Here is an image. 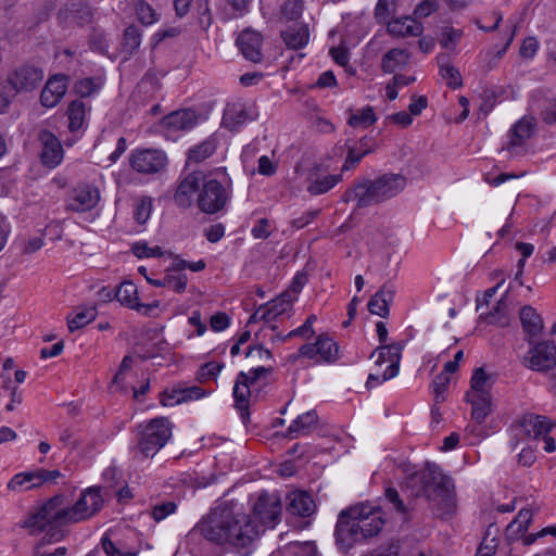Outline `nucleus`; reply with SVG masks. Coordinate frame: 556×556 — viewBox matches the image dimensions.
<instances>
[{"label": "nucleus", "mask_w": 556, "mask_h": 556, "mask_svg": "<svg viewBox=\"0 0 556 556\" xmlns=\"http://www.w3.org/2000/svg\"><path fill=\"white\" fill-rule=\"evenodd\" d=\"M199 529L210 541L247 547L258 538L260 525L252 522L250 515L239 510L214 509Z\"/></svg>", "instance_id": "1"}, {"label": "nucleus", "mask_w": 556, "mask_h": 556, "mask_svg": "<svg viewBox=\"0 0 556 556\" xmlns=\"http://www.w3.org/2000/svg\"><path fill=\"white\" fill-rule=\"evenodd\" d=\"M384 515L376 506L362 504L343 510L336 528L337 544L349 551L356 544L377 535L383 528Z\"/></svg>", "instance_id": "2"}, {"label": "nucleus", "mask_w": 556, "mask_h": 556, "mask_svg": "<svg viewBox=\"0 0 556 556\" xmlns=\"http://www.w3.org/2000/svg\"><path fill=\"white\" fill-rule=\"evenodd\" d=\"M71 523L68 497L65 494H58L37 503L23 520L22 527L31 534H38L46 530L54 531Z\"/></svg>", "instance_id": "3"}, {"label": "nucleus", "mask_w": 556, "mask_h": 556, "mask_svg": "<svg viewBox=\"0 0 556 556\" xmlns=\"http://www.w3.org/2000/svg\"><path fill=\"white\" fill-rule=\"evenodd\" d=\"M406 186V178L400 174H386L374 181H365L354 189L359 205L384 201L400 193Z\"/></svg>", "instance_id": "4"}, {"label": "nucleus", "mask_w": 556, "mask_h": 556, "mask_svg": "<svg viewBox=\"0 0 556 556\" xmlns=\"http://www.w3.org/2000/svg\"><path fill=\"white\" fill-rule=\"evenodd\" d=\"M229 184L227 173L224 168H219L213 175L205 176L202 189L198 195V203L200 208L208 214H213L222 210L228 198L229 193L226 185Z\"/></svg>", "instance_id": "5"}, {"label": "nucleus", "mask_w": 556, "mask_h": 556, "mask_svg": "<svg viewBox=\"0 0 556 556\" xmlns=\"http://www.w3.org/2000/svg\"><path fill=\"white\" fill-rule=\"evenodd\" d=\"M371 358L374 365L366 382L367 388H375L397 376L401 346L397 344L380 346L371 354Z\"/></svg>", "instance_id": "6"}, {"label": "nucleus", "mask_w": 556, "mask_h": 556, "mask_svg": "<svg viewBox=\"0 0 556 556\" xmlns=\"http://www.w3.org/2000/svg\"><path fill=\"white\" fill-rule=\"evenodd\" d=\"M172 425L164 417L155 418L144 425L140 432L138 451L142 457L154 456L170 439Z\"/></svg>", "instance_id": "7"}, {"label": "nucleus", "mask_w": 556, "mask_h": 556, "mask_svg": "<svg viewBox=\"0 0 556 556\" xmlns=\"http://www.w3.org/2000/svg\"><path fill=\"white\" fill-rule=\"evenodd\" d=\"M269 369L264 366L251 368L249 371H241L233 386V397L240 410H245L252 397L257 396L265 383Z\"/></svg>", "instance_id": "8"}, {"label": "nucleus", "mask_w": 556, "mask_h": 556, "mask_svg": "<svg viewBox=\"0 0 556 556\" xmlns=\"http://www.w3.org/2000/svg\"><path fill=\"white\" fill-rule=\"evenodd\" d=\"M26 371L16 369L11 358L7 359L2 368V401L8 412H13L23 401L21 384L26 379Z\"/></svg>", "instance_id": "9"}, {"label": "nucleus", "mask_w": 556, "mask_h": 556, "mask_svg": "<svg viewBox=\"0 0 556 556\" xmlns=\"http://www.w3.org/2000/svg\"><path fill=\"white\" fill-rule=\"evenodd\" d=\"M252 522L260 525V532L273 528L281 514L280 497L276 494L261 493L252 502Z\"/></svg>", "instance_id": "10"}, {"label": "nucleus", "mask_w": 556, "mask_h": 556, "mask_svg": "<svg viewBox=\"0 0 556 556\" xmlns=\"http://www.w3.org/2000/svg\"><path fill=\"white\" fill-rule=\"evenodd\" d=\"M103 506V497L100 489L87 488L80 496L72 503L68 500V511L72 523L85 521L96 515Z\"/></svg>", "instance_id": "11"}, {"label": "nucleus", "mask_w": 556, "mask_h": 556, "mask_svg": "<svg viewBox=\"0 0 556 556\" xmlns=\"http://www.w3.org/2000/svg\"><path fill=\"white\" fill-rule=\"evenodd\" d=\"M168 163L167 155L159 149L134 151L130 155L131 167L143 174H154L163 170Z\"/></svg>", "instance_id": "12"}, {"label": "nucleus", "mask_w": 556, "mask_h": 556, "mask_svg": "<svg viewBox=\"0 0 556 556\" xmlns=\"http://www.w3.org/2000/svg\"><path fill=\"white\" fill-rule=\"evenodd\" d=\"M299 355L315 363H329L338 358L339 348L330 337L319 336L314 344L301 346Z\"/></svg>", "instance_id": "13"}, {"label": "nucleus", "mask_w": 556, "mask_h": 556, "mask_svg": "<svg viewBox=\"0 0 556 556\" xmlns=\"http://www.w3.org/2000/svg\"><path fill=\"white\" fill-rule=\"evenodd\" d=\"M101 200L98 186L91 182L77 185L68 200V208L75 212H88L94 208Z\"/></svg>", "instance_id": "14"}, {"label": "nucleus", "mask_w": 556, "mask_h": 556, "mask_svg": "<svg viewBox=\"0 0 556 556\" xmlns=\"http://www.w3.org/2000/svg\"><path fill=\"white\" fill-rule=\"evenodd\" d=\"M553 424L545 417L528 414L525 415L519 424L513 429L514 437L519 441L526 439L540 440L544 433H548Z\"/></svg>", "instance_id": "15"}, {"label": "nucleus", "mask_w": 556, "mask_h": 556, "mask_svg": "<svg viewBox=\"0 0 556 556\" xmlns=\"http://www.w3.org/2000/svg\"><path fill=\"white\" fill-rule=\"evenodd\" d=\"M528 368L535 371H547L556 365V346L551 342H543L533 346L525 357Z\"/></svg>", "instance_id": "16"}, {"label": "nucleus", "mask_w": 556, "mask_h": 556, "mask_svg": "<svg viewBox=\"0 0 556 556\" xmlns=\"http://www.w3.org/2000/svg\"><path fill=\"white\" fill-rule=\"evenodd\" d=\"M117 301L131 309H135L143 315H153L155 311H159L161 303L154 301L149 304H142L139 302L138 289L131 281H124L119 285L116 290Z\"/></svg>", "instance_id": "17"}, {"label": "nucleus", "mask_w": 556, "mask_h": 556, "mask_svg": "<svg viewBox=\"0 0 556 556\" xmlns=\"http://www.w3.org/2000/svg\"><path fill=\"white\" fill-rule=\"evenodd\" d=\"M60 477L58 470H37L34 472H21L15 475L8 483V489L13 492H23L42 485L47 481Z\"/></svg>", "instance_id": "18"}, {"label": "nucleus", "mask_w": 556, "mask_h": 556, "mask_svg": "<svg viewBox=\"0 0 556 556\" xmlns=\"http://www.w3.org/2000/svg\"><path fill=\"white\" fill-rule=\"evenodd\" d=\"M211 392L200 387H173L161 394V404L165 407H173L192 401L206 397Z\"/></svg>", "instance_id": "19"}, {"label": "nucleus", "mask_w": 556, "mask_h": 556, "mask_svg": "<svg viewBox=\"0 0 556 556\" xmlns=\"http://www.w3.org/2000/svg\"><path fill=\"white\" fill-rule=\"evenodd\" d=\"M41 144L40 160L49 168H55L63 160V148L56 136L49 130H42L39 134Z\"/></svg>", "instance_id": "20"}, {"label": "nucleus", "mask_w": 556, "mask_h": 556, "mask_svg": "<svg viewBox=\"0 0 556 556\" xmlns=\"http://www.w3.org/2000/svg\"><path fill=\"white\" fill-rule=\"evenodd\" d=\"M68 80L65 75L51 76L41 90L40 103L47 109L56 106L66 94Z\"/></svg>", "instance_id": "21"}, {"label": "nucleus", "mask_w": 556, "mask_h": 556, "mask_svg": "<svg viewBox=\"0 0 556 556\" xmlns=\"http://www.w3.org/2000/svg\"><path fill=\"white\" fill-rule=\"evenodd\" d=\"M41 79V71L31 66H23L12 72L7 81L15 94L22 90L33 89Z\"/></svg>", "instance_id": "22"}, {"label": "nucleus", "mask_w": 556, "mask_h": 556, "mask_svg": "<svg viewBox=\"0 0 556 556\" xmlns=\"http://www.w3.org/2000/svg\"><path fill=\"white\" fill-rule=\"evenodd\" d=\"M262 43L261 34L252 29L243 30L237 38V45L241 53L247 60L252 62H260L262 60Z\"/></svg>", "instance_id": "23"}, {"label": "nucleus", "mask_w": 556, "mask_h": 556, "mask_svg": "<svg viewBox=\"0 0 556 556\" xmlns=\"http://www.w3.org/2000/svg\"><path fill=\"white\" fill-rule=\"evenodd\" d=\"M465 401L470 405V416L477 424H482L493 413L494 400L492 394H465Z\"/></svg>", "instance_id": "24"}, {"label": "nucleus", "mask_w": 556, "mask_h": 556, "mask_svg": "<svg viewBox=\"0 0 556 556\" xmlns=\"http://www.w3.org/2000/svg\"><path fill=\"white\" fill-rule=\"evenodd\" d=\"M287 509L291 516L307 518L315 513L316 505L308 493L293 491L288 495Z\"/></svg>", "instance_id": "25"}, {"label": "nucleus", "mask_w": 556, "mask_h": 556, "mask_svg": "<svg viewBox=\"0 0 556 556\" xmlns=\"http://www.w3.org/2000/svg\"><path fill=\"white\" fill-rule=\"evenodd\" d=\"M205 176L202 172L189 174L177 188L175 194L176 202L181 206H189L195 192L199 190L200 184L203 185Z\"/></svg>", "instance_id": "26"}, {"label": "nucleus", "mask_w": 556, "mask_h": 556, "mask_svg": "<svg viewBox=\"0 0 556 556\" xmlns=\"http://www.w3.org/2000/svg\"><path fill=\"white\" fill-rule=\"evenodd\" d=\"M198 123L199 115L190 109L173 112L162 121L163 127L172 131L188 130Z\"/></svg>", "instance_id": "27"}, {"label": "nucleus", "mask_w": 556, "mask_h": 556, "mask_svg": "<svg viewBox=\"0 0 556 556\" xmlns=\"http://www.w3.org/2000/svg\"><path fill=\"white\" fill-rule=\"evenodd\" d=\"M533 513L529 508H522L519 510L516 518L506 528V538L509 541L522 540L528 536L527 531L532 522Z\"/></svg>", "instance_id": "28"}, {"label": "nucleus", "mask_w": 556, "mask_h": 556, "mask_svg": "<svg viewBox=\"0 0 556 556\" xmlns=\"http://www.w3.org/2000/svg\"><path fill=\"white\" fill-rule=\"evenodd\" d=\"M294 301V296L290 292H285L267 303L265 306L261 307L256 312V316L266 319L277 317L289 311Z\"/></svg>", "instance_id": "29"}, {"label": "nucleus", "mask_w": 556, "mask_h": 556, "mask_svg": "<svg viewBox=\"0 0 556 556\" xmlns=\"http://www.w3.org/2000/svg\"><path fill=\"white\" fill-rule=\"evenodd\" d=\"M88 109L80 100H74L68 104L67 118L71 132H83L87 126Z\"/></svg>", "instance_id": "30"}, {"label": "nucleus", "mask_w": 556, "mask_h": 556, "mask_svg": "<svg viewBox=\"0 0 556 556\" xmlns=\"http://www.w3.org/2000/svg\"><path fill=\"white\" fill-rule=\"evenodd\" d=\"M422 25L412 17H399L388 23V31L395 37L419 36Z\"/></svg>", "instance_id": "31"}, {"label": "nucleus", "mask_w": 556, "mask_h": 556, "mask_svg": "<svg viewBox=\"0 0 556 556\" xmlns=\"http://www.w3.org/2000/svg\"><path fill=\"white\" fill-rule=\"evenodd\" d=\"M410 54L403 49H392L388 51L381 61L383 72L392 74L402 71L409 64Z\"/></svg>", "instance_id": "32"}, {"label": "nucleus", "mask_w": 556, "mask_h": 556, "mask_svg": "<svg viewBox=\"0 0 556 556\" xmlns=\"http://www.w3.org/2000/svg\"><path fill=\"white\" fill-rule=\"evenodd\" d=\"M494 378L483 368H476L470 378V386L466 394H492Z\"/></svg>", "instance_id": "33"}, {"label": "nucleus", "mask_w": 556, "mask_h": 556, "mask_svg": "<svg viewBox=\"0 0 556 556\" xmlns=\"http://www.w3.org/2000/svg\"><path fill=\"white\" fill-rule=\"evenodd\" d=\"M218 146V137L213 135L202 141L201 143L192 147L188 152L189 162L200 163L210 157Z\"/></svg>", "instance_id": "34"}, {"label": "nucleus", "mask_w": 556, "mask_h": 556, "mask_svg": "<svg viewBox=\"0 0 556 556\" xmlns=\"http://www.w3.org/2000/svg\"><path fill=\"white\" fill-rule=\"evenodd\" d=\"M286 45L292 49L304 47L309 39L308 29L303 24H295L282 33Z\"/></svg>", "instance_id": "35"}, {"label": "nucleus", "mask_w": 556, "mask_h": 556, "mask_svg": "<svg viewBox=\"0 0 556 556\" xmlns=\"http://www.w3.org/2000/svg\"><path fill=\"white\" fill-rule=\"evenodd\" d=\"M520 320L523 329L531 337H535L543 330V320L541 316L531 306H526L520 312Z\"/></svg>", "instance_id": "36"}, {"label": "nucleus", "mask_w": 556, "mask_h": 556, "mask_svg": "<svg viewBox=\"0 0 556 556\" xmlns=\"http://www.w3.org/2000/svg\"><path fill=\"white\" fill-rule=\"evenodd\" d=\"M131 252L138 258L172 257L173 253L160 245H150L147 241H137L131 245Z\"/></svg>", "instance_id": "37"}, {"label": "nucleus", "mask_w": 556, "mask_h": 556, "mask_svg": "<svg viewBox=\"0 0 556 556\" xmlns=\"http://www.w3.org/2000/svg\"><path fill=\"white\" fill-rule=\"evenodd\" d=\"M97 316L94 307H80L67 317L70 331L78 330L90 324Z\"/></svg>", "instance_id": "38"}, {"label": "nucleus", "mask_w": 556, "mask_h": 556, "mask_svg": "<svg viewBox=\"0 0 556 556\" xmlns=\"http://www.w3.org/2000/svg\"><path fill=\"white\" fill-rule=\"evenodd\" d=\"M377 116L370 106L358 109L350 114L348 123L354 128H367L375 124Z\"/></svg>", "instance_id": "39"}, {"label": "nucleus", "mask_w": 556, "mask_h": 556, "mask_svg": "<svg viewBox=\"0 0 556 556\" xmlns=\"http://www.w3.org/2000/svg\"><path fill=\"white\" fill-rule=\"evenodd\" d=\"M340 180L341 175L339 174L317 176L316 178L312 179L307 190L312 194H321L333 188Z\"/></svg>", "instance_id": "40"}, {"label": "nucleus", "mask_w": 556, "mask_h": 556, "mask_svg": "<svg viewBox=\"0 0 556 556\" xmlns=\"http://www.w3.org/2000/svg\"><path fill=\"white\" fill-rule=\"evenodd\" d=\"M135 12L138 21L147 26L156 23L160 17V14L156 12V10L144 0L136 1Z\"/></svg>", "instance_id": "41"}, {"label": "nucleus", "mask_w": 556, "mask_h": 556, "mask_svg": "<svg viewBox=\"0 0 556 556\" xmlns=\"http://www.w3.org/2000/svg\"><path fill=\"white\" fill-rule=\"evenodd\" d=\"M317 422V416L314 412H306L300 415L289 427V432L294 437L305 433Z\"/></svg>", "instance_id": "42"}, {"label": "nucleus", "mask_w": 556, "mask_h": 556, "mask_svg": "<svg viewBox=\"0 0 556 556\" xmlns=\"http://www.w3.org/2000/svg\"><path fill=\"white\" fill-rule=\"evenodd\" d=\"M510 301L507 298V290L505 291V295L501 298V300L493 307L492 312L488 315V319L490 323H500L504 324V319L509 312Z\"/></svg>", "instance_id": "43"}, {"label": "nucleus", "mask_w": 556, "mask_h": 556, "mask_svg": "<svg viewBox=\"0 0 556 556\" xmlns=\"http://www.w3.org/2000/svg\"><path fill=\"white\" fill-rule=\"evenodd\" d=\"M368 309L371 314L378 316H386L389 311L388 300L386 298V290L382 289L377 292L368 303Z\"/></svg>", "instance_id": "44"}, {"label": "nucleus", "mask_w": 556, "mask_h": 556, "mask_svg": "<svg viewBox=\"0 0 556 556\" xmlns=\"http://www.w3.org/2000/svg\"><path fill=\"white\" fill-rule=\"evenodd\" d=\"M413 0H379L376 7V16L378 18H386L391 12L409 4Z\"/></svg>", "instance_id": "45"}, {"label": "nucleus", "mask_w": 556, "mask_h": 556, "mask_svg": "<svg viewBox=\"0 0 556 556\" xmlns=\"http://www.w3.org/2000/svg\"><path fill=\"white\" fill-rule=\"evenodd\" d=\"M463 36L460 29L445 27L440 35V45L443 49L453 50Z\"/></svg>", "instance_id": "46"}, {"label": "nucleus", "mask_w": 556, "mask_h": 556, "mask_svg": "<svg viewBox=\"0 0 556 556\" xmlns=\"http://www.w3.org/2000/svg\"><path fill=\"white\" fill-rule=\"evenodd\" d=\"M141 43V35L135 27H128L124 34L123 52L131 54Z\"/></svg>", "instance_id": "47"}, {"label": "nucleus", "mask_w": 556, "mask_h": 556, "mask_svg": "<svg viewBox=\"0 0 556 556\" xmlns=\"http://www.w3.org/2000/svg\"><path fill=\"white\" fill-rule=\"evenodd\" d=\"M533 130V125L529 119H520L513 128V143L519 144L523 140L528 139Z\"/></svg>", "instance_id": "48"}, {"label": "nucleus", "mask_w": 556, "mask_h": 556, "mask_svg": "<svg viewBox=\"0 0 556 556\" xmlns=\"http://www.w3.org/2000/svg\"><path fill=\"white\" fill-rule=\"evenodd\" d=\"M376 148L375 142H370L368 144L367 141H361V149L359 152L356 153L354 149L349 150V154L345 161V164L343 165V170L349 169L351 166L356 164L364 155L368 154L369 152L374 151Z\"/></svg>", "instance_id": "49"}, {"label": "nucleus", "mask_w": 556, "mask_h": 556, "mask_svg": "<svg viewBox=\"0 0 556 556\" xmlns=\"http://www.w3.org/2000/svg\"><path fill=\"white\" fill-rule=\"evenodd\" d=\"M223 368L224 365L222 363L208 362L199 368L197 378L199 381L216 379Z\"/></svg>", "instance_id": "50"}, {"label": "nucleus", "mask_w": 556, "mask_h": 556, "mask_svg": "<svg viewBox=\"0 0 556 556\" xmlns=\"http://www.w3.org/2000/svg\"><path fill=\"white\" fill-rule=\"evenodd\" d=\"M440 74L442 79L452 87L457 88L462 85V76L460 73L450 64H442L440 67Z\"/></svg>", "instance_id": "51"}, {"label": "nucleus", "mask_w": 556, "mask_h": 556, "mask_svg": "<svg viewBox=\"0 0 556 556\" xmlns=\"http://www.w3.org/2000/svg\"><path fill=\"white\" fill-rule=\"evenodd\" d=\"M166 287L170 288L175 292L181 293L187 287V276L185 274H175L172 270H166Z\"/></svg>", "instance_id": "52"}, {"label": "nucleus", "mask_w": 556, "mask_h": 556, "mask_svg": "<svg viewBox=\"0 0 556 556\" xmlns=\"http://www.w3.org/2000/svg\"><path fill=\"white\" fill-rule=\"evenodd\" d=\"M101 88V83L92 78H84L76 83L75 91L80 97H89Z\"/></svg>", "instance_id": "53"}, {"label": "nucleus", "mask_w": 556, "mask_h": 556, "mask_svg": "<svg viewBox=\"0 0 556 556\" xmlns=\"http://www.w3.org/2000/svg\"><path fill=\"white\" fill-rule=\"evenodd\" d=\"M151 212H152V202L150 199H142L140 200L136 207H135V212H134V216H135V219L138 224L140 225H144L150 216H151Z\"/></svg>", "instance_id": "54"}, {"label": "nucleus", "mask_w": 556, "mask_h": 556, "mask_svg": "<svg viewBox=\"0 0 556 556\" xmlns=\"http://www.w3.org/2000/svg\"><path fill=\"white\" fill-rule=\"evenodd\" d=\"M539 41L535 37H527L519 49V54L525 60H531L535 56L539 50Z\"/></svg>", "instance_id": "55"}, {"label": "nucleus", "mask_w": 556, "mask_h": 556, "mask_svg": "<svg viewBox=\"0 0 556 556\" xmlns=\"http://www.w3.org/2000/svg\"><path fill=\"white\" fill-rule=\"evenodd\" d=\"M415 80L414 76L395 75L393 84H389L386 88V94L389 100H395L397 97V86H407Z\"/></svg>", "instance_id": "56"}, {"label": "nucleus", "mask_w": 556, "mask_h": 556, "mask_svg": "<svg viewBox=\"0 0 556 556\" xmlns=\"http://www.w3.org/2000/svg\"><path fill=\"white\" fill-rule=\"evenodd\" d=\"M245 116L242 111H237L233 108L227 109L224 113L223 124L229 129L235 128L237 125L244 123Z\"/></svg>", "instance_id": "57"}, {"label": "nucleus", "mask_w": 556, "mask_h": 556, "mask_svg": "<svg viewBox=\"0 0 556 556\" xmlns=\"http://www.w3.org/2000/svg\"><path fill=\"white\" fill-rule=\"evenodd\" d=\"M303 4L301 0H288L281 11L282 17L286 20H295L302 13Z\"/></svg>", "instance_id": "58"}, {"label": "nucleus", "mask_w": 556, "mask_h": 556, "mask_svg": "<svg viewBox=\"0 0 556 556\" xmlns=\"http://www.w3.org/2000/svg\"><path fill=\"white\" fill-rule=\"evenodd\" d=\"M316 320V315H311L301 327L290 331L286 338L300 336L302 338L308 339L314 333L313 325Z\"/></svg>", "instance_id": "59"}, {"label": "nucleus", "mask_w": 556, "mask_h": 556, "mask_svg": "<svg viewBox=\"0 0 556 556\" xmlns=\"http://www.w3.org/2000/svg\"><path fill=\"white\" fill-rule=\"evenodd\" d=\"M497 549V540L494 535L488 533L477 552V556H493Z\"/></svg>", "instance_id": "60"}, {"label": "nucleus", "mask_w": 556, "mask_h": 556, "mask_svg": "<svg viewBox=\"0 0 556 556\" xmlns=\"http://www.w3.org/2000/svg\"><path fill=\"white\" fill-rule=\"evenodd\" d=\"M277 170V163L267 155H262L257 162V172L264 176H271Z\"/></svg>", "instance_id": "61"}, {"label": "nucleus", "mask_w": 556, "mask_h": 556, "mask_svg": "<svg viewBox=\"0 0 556 556\" xmlns=\"http://www.w3.org/2000/svg\"><path fill=\"white\" fill-rule=\"evenodd\" d=\"M450 382V377L445 374H440L433 381L432 388L433 393L437 401H442L444 399V392Z\"/></svg>", "instance_id": "62"}, {"label": "nucleus", "mask_w": 556, "mask_h": 556, "mask_svg": "<svg viewBox=\"0 0 556 556\" xmlns=\"http://www.w3.org/2000/svg\"><path fill=\"white\" fill-rule=\"evenodd\" d=\"M176 509V505L172 502L156 505L152 510V517L155 521H161L172 515Z\"/></svg>", "instance_id": "63"}, {"label": "nucleus", "mask_w": 556, "mask_h": 556, "mask_svg": "<svg viewBox=\"0 0 556 556\" xmlns=\"http://www.w3.org/2000/svg\"><path fill=\"white\" fill-rule=\"evenodd\" d=\"M291 549L294 556H317L316 546L311 542L295 543Z\"/></svg>", "instance_id": "64"}]
</instances>
